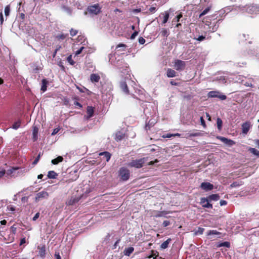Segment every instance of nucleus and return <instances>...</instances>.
<instances>
[{
    "label": "nucleus",
    "instance_id": "f257e3e1",
    "mask_svg": "<svg viewBox=\"0 0 259 259\" xmlns=\"http://www.w3.org/2000/svg\"><path fill=\"white\" fill-rule=\"evenodd\" d=\"M239 9L242 11H246L248 13L255 14L259 12V6L257 5H247L245 6H239Z\"/></svg>",
    "mask_w": 259,
    "mask_h": 259
},
{
    "label": "nucleus",
    "instance_id": "f03ea898",
    "mask_svg": "<svg viewBox=\"0 0 259 259\" xmlns=\"http://www.w3.org/2000/svg\"><path fill=\"white\" fill-rule=\"evenodd\" d=\"M130 176V173L128 169L124 167L120 168L119 170V177L122 181H127L129 179Z\"/></svg>",
    "mask_w": 259,
    "mask_h": 259
},
{
    "label": "nucleus",
    "instance_id": "7ed1b4c3",
    "mask_svg": "<svg viewBox=\"0 0 259 259\" xmlns=\"http://www.w3.org/2000/svg\"><path fill=\"white\" fill-rule=\"evenodd\" d=\"M145 158L134 160L128 163V165L131 167H134L138 168H141L143 166L144 163L145 162Z\"/></svg>",
    "mask_w": 259,
    "mask_h": 259
},
{
    "label": "nucleus",
    "instance_id": "20e7f679",
    "mask_svg": "<svg viewBox=\"0 0 259 259\" xmlns=\"http://www.w3.org/2000/svg\"><path fill=\"white\" fill-rule=\"evenodd\" d=\"M101 8L98 4L90 6L87 8V10L89 13L94 15H98L101 12Z\"/></svg>",
    "mask_w": 259,
    "mask_h": 259
},
{
    "label": "nucleus",
    "instance_id": "39448f33",
    "mask_svg": "<svg viewBox=\"0 0 259 259\" xmlns=\"http://www.w3.org/2000/svg\"><path fill=\"white\" fill-rule=\"evenodd\" d=\"M208 98H218L221 100H225L227 97L226 95L222 94L221 92L217 91H210L207 94Z\"/></svg>",
    "mask_w": 259,
    "mask_h": 259
},
{
    "label": "nucleus",
    "instance_id": "423d86ee",
    "mask_svg": "<svg viewBox=\"0 0 259 259\" xmlns=\"http://www.w3.org/2000/svg\"><path fill=\"white\" fill-rule=\"evenodd\" d=\"M49 194L46 191H42L37 193L35 197V201L38 202L43 199H47L48 198Z\"/></svg>",
    "mask_w": 259,
    "mask_h": 259
},
{
    "label": "nucleus",
    "instance_id": "0eeeda50",
    "mask_svg": "<svg viewBox=\"0 0 259 259\" xmlns=\"http://www.w3.org/2000/svg\"><path fill=\"white\" fill-rule=\"evenodd\" d=\"M185 65V62L180 60H176L174 63V67L178 71L183 70Z\"/></svg>",
    "mask_w": 259,
    "mask_h": 259
},
{
    "label": "nucleus",
    "instance_id": "6e6552de",
    "mask_svg": "<svg viewBox=\"0 0 259 259\" xmlns=\"http://www.w3.org/2000/svg\"><path fill=\"white\" fill-rule=\"evenodd\" d=\"M19 169L18 167H13L11 168L8 169L6 171V174L10 177H17L19 171H17Z\"/></svg>",
    "mask_w": 259,
    "mask_h": 259
},
{
    "label": "nucleus",
    "instance_id": "1a4fd4ad",
    "mask_svg": "<svg viewBox=\"0 0 259 259\" xmlns=\"http://www.w3.org/2000/svg\"><path fill=\"white\" fill-rule=\"evenodd\" d=\"M242 133L246 135L251 127V123L250 121H246L243 123L241 125Z\"/></svg>",
    "mask_w": 259,
    "mask_h": 259
},
{
    "label": "nucleus",
    "instance_id": "9d476101",
    "mask_svg": "<svg viewBox=\"0 0 259 259\" xmlns=\"http://www.w3.org/2000/svg\"><path fill=\"white\" fill-rule=\"evenodd\" d=\"M200 188L205 191H208L211 190L213 188V186L210 183L203 182L201 184Z\"/></svg>",
    "mask_w": 259,
    "mask_h": 259
},
{
    "label": "nucleus",
    "instance_id": "9b49d317",
    "mask_svg": "<svg viewBox=\"0 0 259 259\" xmlns=\"http://www.w3.org/2000/svg\"><path fill=\"white\" fill-rule=\"evenodd\" d=\"M209 200L208 198H202L200 200V203L203 207L212 208V205L209 203Z\"/></svg>",
    "mask_w": 259,
    "mask_h": 259
},
{
    "label": "nucleus",
    "instance_id": "f8f14e48",
    "mask_svg": "<svg viewBox=\"0 0 259 259\" xmlns=\"http://www.w3.org/2000/svg\"><path fill=\"white\" fill-rule=\"evenodd\" d=\"M218 139L220 140L222 142L226 144V145L231 146L235 144V142L233 140L228 139L225 137H218L217 138Z\"/></svg>",
    "mask_w": 259,
    "mask_h": 259
},
{
    "label": "nucleus",
    "instance_id": "ddd939ff",
    "mask_svg": "<svg viewBox=\"0 0 259 259\" xmlns=\"http://www.w3.org/2000/svg\"><path fill=\"white\" fill-rule=\"evenodd\" d=\"M80 197H76V196H73L70 198L69 200L67 201L66 202L67 205H73L75 204H76L77 202H78V201L80 200Z\"/></svg>",
    "mask_w": 259,
    "mask_h": 259
},
{
    "label": "nucleus",
    "instance_id": "4468645a",
    "mask_svg": "<svg viewBox=\"0 0 259 259\" xmlns=\"http://www.w3.org/2000/svg\"><path fill=\"white\" fill-rule=\"evenodd\" d=\"M100 79V76L96 73H92L90 76V80L93 83L98 82Z\"/></svg>",
    "mask_w": 259,
    "mask_h": 259
},
{
    "label": "nucleus",
    "instance_id": "2eb2a0df",
    "mask_svg": "<svg viewBox=\"0 0 259 259\" xmlns=\"http://www.w3.org/2000/svg\"><path fill=\"white\" fill-rule=\"evenodd\" d=\"M120 87L122 91L126 94H129V91L127 88V85L125 81H121L120 83Z\"/></svg>",
    "mask_w": 259,
    "mask_h": 259
},
{
    "label": "nucleus",
    "instance_id": "dca6fc26",
    "mask_svg": "<svg viewBox=\"0 0 259 259\" xmlns=\"http://www.w3.org/2000/svg\"><path fill=\"white\" fill-rule=\"evenodd\" d=\"M87 113V119H89V118H91V117H92L93 116L94 113V108L92 106H88Z\"/></svg>",
    "mask_w": 259,
    "mask_h": 259
},
{
    "label": "nucleus",
    "instance_id": "f3484780",
    "mask_svg": "<svg viewBox=\"0 0 259 259\" xmlns=\"http://www.w3.org/2000/svg\"><path fill=\"white\" fill-rule=\"evenodd\" d=\"M38 249H39L38 251V255H39L41 258H44L46 255V248L45 246H38Z\"/></svg>",
    "mask_w": 259,
    "mask_h": 259
},
{
    "label": "nucleus",
    "instance_id": "a211bd4d",
    "mask_svg": "<svg viewBox=\"0 0 259 259\" xmlns=\"http://www.w3.org/2000/svg\"><path fill=\"white\" fill-rule=\"evenodd\" d=\"M99 155L100 156H104L107 162L109 161L111 156V154L109 152L107 151L100 152Z\"/></svg>",
    "mask_w": 259,
    "mask_h": 259
},
{
    "label": "nucleus",
    "instance_id": "6ab92c4d",
    "mask_svg": "<svg viewBox=\"0 0 259 259\" xmlns=\"http://www.w3.org/2000/svg\"><path fill=\"white\" fill-rule=\"evenodd\" d=\"M134 250V248L133 247H130L126 248L124 250V254L126 256H130Z\"/></svg>",
    "mask_w": 259,
    "mask_h": 259
},
{
    "label": "nucleus",
    "instance_id": "aec40b11",
    "mask_svg": "<svg viewBox=\"0 0 259 259\" xmlns=\"http://www.w3.org/2000/svg\"><path fill=\"white\" fill-rule=\"evenodd\" d=\"M176 75V72L171 69L168 68L167 70V76L168 77H174Z\"/></svg>",
    "mask_w": 259,
    "mask_h": 259
},
{
    "label": "nucleus",
    "instance_id": "412c9836",
    "mask_svg": "<svg viewBox=\"0 0 259 259\" xmlns=\"http://www.w3.org/2000/svg\"><path fill=\"white\" fill-rule=\"evenodd\" d=\"M48 83V81L46 79H43L41 81V90L44 92L47 90V84Z\"/></svg>",
    "mask_w": 259,
    "mask_h": 259
},
{
    "label": "nucleus",
    "instance_id": "4be33fe9",
    "mask_svg": "<svg viewBox=\"0 0 259 259\" xmlns=\"http://www.w3.org/2000/svg\"><path fill=\"white\" fill-rule=\"evenodd\" d=\"M124 137V134L121 132L116 133L115 139L116 141H118L122 140Z\"/></svg>",
    "mask_w": 259,
    "mask_h": 259
},
{
    "label": "nucleus",
    "instance_id": "5701e85b",
    "mask_svg": "<svg viewBox=\"0 0 259 259\" xmlns=\"http://www.w3.org/2000/svg\"><path fill=\"white\" fill-rule=\"evenodd\" d=\"M63 160V158L62 156H58L56 158L52 160V163L54 165L58 164L59 162H62Z\"/></svg>",
    "mask_w": 259,
    "mask_h": 259
},
{
    "label": "nucleus",
    "instance_id": "b1692460",
    "mask_svg": "<svg viewBox=\"0 0 259 259\" xmlns=\"http://www.w3.org/2000/svg\"><path fill=\"white\" fill-rule=\"evenodd\" d=\"M220 196L218 194L210 195L208 196V199L210 201H217L220 199Z\"/></svg>",
    "mask_w": 259,
    "mask_h": 259
},
{
    "label": "nucleus",
    "instance_id": "393cba45",
    "mask_svg": "<svg viewBox=\"0 0 259 259\" xmlns=\"http://www.w3.org/2000/svg\"><path fill=\"white\" fill-rule=\"evenodd\" d=\"M38 130L36 126H34L33 128V139L34 141H36L37 139Z\"/></svg>",
    "mask_w": 259,
    "mask_h": 259
},
{
    "label": "nucleus",
    "instance_id": "a878e982",
    "mask_svg": "<svg viewBox=\"0 0 259 259\" xmlns=\"http://www.w3.org/2000/svg\"><path fill=\"white\" fill-rule=\"evenodd\" d=\"M171 239L170 238L167 239L166 241L163 242L160 245V247L162 249H165L168 247V244L169 243Z\"/></svg>",
    "mask_w": 259,
    "mask_h": 259
},
{
    "label": "nucleus",
    "instance_id": "bb28decb",
    "mask_svg": "<svg viewBox=\"0 0 259 259\" xmlns=\"http://www.w3.org/2000/svg\"><path fill=\"white\" fill-rule=\"evenodd\" d=\"M57 176V174L54 171H49L48 174V177L49 179H55Z\"/></svg>",
    "mask_w": 259,
    "mask_h": 259
},
{
    "label": "nucleus",
    "instance_id": "cd10ccee",
    "mask_svg": "<svg viewBox=\"0 0 259 259\" xmlns=\"http://www.w3.org/2000/svg\"><path fill=\"white\" fill-rule=\"evenodd\" d=\"M219 27V24H218V22H217L215 24H214L212 27H209V31L213 32L217 31Z\"/></svg>",
    "mask_w": 259,
    "mask_h": 259
},
{
    "label": "nucleus",
    "instance_id": "c85d7f7f",
    "mask_svg": "<svg viewBox=\"0 0 259 259\" xmlns=\"http://www.w3.org/2000/svg\"><path fill=\"white\" fill-rule=\"evenodd\" d=\"M162 15H164L162 24H165L167 22L168 20L169 16V13L167 12H165L164 14H162Z\"/></svg>",
    "mask_w": 259,
    "mask_h": 259
},
{
    "label": "nucleus",
    "instance_id": "c756f323",
    "mask_svg": "<svg viewBox=\"0 0 259 259\" xmlns=\"http://www.w3.org/2000/svg\"><path fill=\"white\" fill-rule=\"evenodd\" d=\"M182 17V14H180L176 16L172 20V23L173 24H175L176 22H178L180 21V19Z\"/></svg>",
    "mask_w": 259,
    "mask_h": 259
},
{
    "label": "nucleus",
    "instance_id": "7c9ffc66",
    "mask_svg": "<svg viewBox=\"0 0 259 259\" xmlns=\"http://www.w3.org/2000/svg\"><path fill=\"white\" fill-rule=\"evenodd\" d=\"M200 135V133H187L185 137L187 138H189L191 137H197Z\"/></svg>",
    "mask_w": 259,
    "mask_h": 259
},
{
    "label": "nucleus",
    "instance_id": "2f4dec72",
    "mask_svg": "<svg viewBox=\"0 0 259 259\" xmlns=\"http://www.w3.org/2000/svg\"><path fill=\"white\" fill-rule=\"evenodd\" d=\"M217 124L218 128L219 130H221L222 129V124H223L222 120L221 118H217Z\"/></svg>",
    "mask_w": 259,
    "mask_h": 259
},
{
    "label": "nucleus",
    "instance_id": "473e14b6",
    "mask_svg": "<svg viewBox=\"0 0 259 259\" xmlns=\"http://www.w3.org/2000/svg\"><path fill=\"white\" fill-rule=\"evenodd\" d=\"M249 151L254 155L259 156V151L254 148H250Z\"/></svg>",
    "mask_w": 259,
    "mask_h": 259
},
{
    "label": "nucleus",
    "instance_id": "72a5a7b5",
    "mask_svg": "<svg viewBox=\"0 0 259 259\" xmlns=\"http://www.w3.org/2000/svg\"><path fill=\"white\" fill-rule=\"evenodd\" d=\"M20 125H21V121L18 120L14 123V124L12 125V128L15 130H17L20 126Z\"/></svg>",
    "mask_w": 259,
    "mask_h": 259
},
{
    "label": "nucleus",
    "instance_id": "f704fd0d",
    "mask_svg": "<svg viewBox=\"0 0 259 259\" xmlns=\"http://www.w3.org/2000/svg\"><path fill=\"white\" fill-rule=\"evenodd\" d=\"M220 234H221V233L217 231V230H210L207 233V235L208 236L211 235H220Z\"/></svg>",
    "mask_w": 259,
    "mask_h": 259
},
{
    "label": "nucleus",
    "instance_id": "c9c22d12",
    "mask_svg": "<svg viewBox=\"0 0 259 259\" xmlns=\"http://www.w3.org/2000/svg\"><path fill=\"white\" fill-rule=\"evenodd\" d=\"M219 247H221V246H225V247H226L227 248H229L230 246V242H227V241H225V242H222L219 245H218Z\"/></svg>",
    "mask_w": 259,
    "mask_h": 259
},
{
    "label": "nucleus",
    "instance_id": "e433bc0d",
    "mask_svg": "<svg viewBox=\"0 0 259 259\" xmlns=\"http://www.w3.org/2000/svg\"><path fill=\"white\" fill-rule=\"evenodd\" d=\"M210 7H207V8H206L205 10H204L199 15V18H201L202 16L206 15V14H207L209 11H210Z\"/></svg>",
    "mask_w": 259,
    "mask_h": 259
},
{
    "label": "nucleus",
    "instance_id": "4c0bfd02",
    "mask_svg": "<svg viewBox=\"0 0 259 259\" xmlns=\"http://www.w3.org/2000/svg\"><path fill=\"white\" fill-rule=\"evenodd\" d=\"M62 9L64 11L66 12L68 14H69L70 15H71L72 11L69 7H67L66 6H63L62 7Z\"/></svg>",
    "mask_w": 259,
    "mask_h": 259
},
{
    "label": "nucleus",
    "instance_id": "58836bf2",
    "mask_svg": "<svg viewBox=\"0 0 259 259\" xmlns=\"http://www.w3.org/2000/svg\"><path fill=\"white\" fill-rule=\"evenodd\" d=\"M10 12V7L9 5L7 6L5 8V14L6 16H8Z\"/></svg>",
    "mask_w": 259,
    "mask_h": 259
},
{
    "label": "nucleus",
    "instance_id": "ea45409f",
    "mask_svg": "<svg viewBox=\"0 0 259 259\" xmlns=\"http://www.w3.org/2000/svg\"><path fill=\"white\" fill-rule=\"evenodd\" d=\"M160 33L163 36H164V37H167V36L168 35V32L167 29H166L165 28H163L162 29Z\"/></svg>",
    "mask_w": 259,
    "mask_h": 259
},
{
    "label": "nucleus",
    "instance_id": "a19ab883",
    "mask_svg": "<svg viewBox=\"0 0 259 259\" xmlns=\"http://www.w3.org/2000/svg\"><path fill=\"white\" fill-rule=\"evenodd\" d=\"M204 228H200V227H199L198 228V230L196 231V232L195 233V234L196 235H198V234H202L203 232H204Z\"/></svg>",
    "mask_w": 259,
    "mask_h": 259
},
{
    "label": "nucleus",
    "instance_id": "79ce46f5",
    "mask_svg": "<svg viewBox=\"0 0 259 259\" xmlns=\"http://www.w3.org/2000/svg\"><path fill=\"white\" fill-rule=\"evenodd\" d=\"M67 61L72 65H73L75 62L72 59V56L70 55L67 57Z\"/></svg>",
    "mask_w": 259,
    "mask_h": 259
},
{
    "label": "nucleus",
    "instance_id": "37998d69",
    "mask_svg": "<svg viewBox=\"0 0 259 259\" xmlns=\"http://www.w3.org/2000/svg\"><path fill=\"white\" fill-rule=\"evenodd\" d=\"M77 32H78V31L77 30H75L72 28L70 30V33L72 36H74L76 35L77 34Z\"/></svg>",
    "mask_w": 259,
    "mask_h": 259
},
{
    "label": "nucleus",
    "instance_id": "c03bdc74",
    "mask_svg": "<svg viewBox=\"0 0 259 259\" xmlns=\"http://www.w3.org/2000/svg\"><path fill=\"white\" fill-rule=\"evenodd\" d=\"M67 34H62L61 35H58L56 36V37L58 39H64L66 38V37L67 36Z\"/></svg>",
    "mask_w": 259,
    "mask_h": 259
},
{
    "label": "nucleus",
    "instance_id": "a18cd8bd",
    "mask_svg": "<svg viewBox=\"0 0 259 259\" xmlns=\"http://www.w3.org/2000/svg\"><path fill=\"white\" fill-rule=\"evenodd\" d=\"M40 153H39L38 156H37V157L35 158V159L34 160V161L32 162V164L33 165H35L37 163L38 161H39V159H40Z\"/></svg>",
    "mask_w": 259,
    "mask_h": 259
},
{
    "label": "nucleus",
    "instance_id": "49530a36",
    "mask_svg": "<svg viewBox=\"0 0 259 259\" xmlns=\"http://www.w3.org/2000/svg\"><path fill=\"white\" fill-rule=\"evenodd\" d=\"M138 41L141 45H143L145 42V39L142 37H140L138 39Z\"/></svg>",
    "mask_w": 259,
    "mask_h": 259
},
{
    "label": "nucleus",
    "instance_id": "de8ad7c7",
    "mask_svg": "<svg viewBox=\"0 0 259 259\" xmlns=\"http://www.w3.org/2000/svg\"><path fill=\"white\" fill-rule=\"evenodd\" d=\"M156 8L155 7H151L149 8V11L151 13H154L156 11Z\"/></svg>",
    "mask_w": 259,
    "mask_h": 259
},
{
    "label": "nucleus",
    "instance_id": "09e8293b",
    "mask_svg": "<svg viewBox=\"0 0 259 259\" xmlns=\"http://www.w3.org/2000/svg\"><path fill=\"white\" fill-rule=\"evenodd\" d=\"M59 131H60V128H59V127L55 128V129H54L53 132L52 133V136L55 135L59 132Z\"/></svg>",
    "mask_w": 259,
    "mask_h": 259
},
{
    "label": "nucleus",
    "instance_id": "8fccbe9b",
    "mask_svg": "<svg viewBox=\"0 0 259 259\" xmlns=\"http://www.w3.org/2000/svg\"><path fill=\"white\" fill-rule=\"evenodd\" d=\"M84 49L83 47H81L79 49L75 52V55H79Z\"/></svg>",
    "mask_w": 259,
    "mask_h": 259
},
{
    "label": "nucleus",
    "instance_id": "3c124183",
    "mask_svg": "<svg viewBox=\"0 0 259 259\" xmlns=\"http://www.w3.org/2000/svg\"><path fill=\"white\" fill-rule=\"evenodd\" d=\"M138 34V31H135L131 36V39H134Z\"/></svg>",
    "mask_w": 259,
    "mask_h": 259
},
{
    "label": "nucleus",
    "instance_id": "603ef678",
    "mask_svg": "<svg viewBox=\"0 0 259 259\" xmlns=\"http://www.w3.org/2000/svg\"><path fill=\"white\" fill-rule=\"evenodd\" d=\"M39 217V213L37 212L32 218L33 221H36Z\"/></svg>",
    "mask_w": 259,
    "mask_h": 259
},
{
    "label": "nucleus",
    "instance_id": "864d4df0",
    "mask_svg": "<svg viewBox=\"0 0 259 259\" xmlns=\"http://www.w3.org/2000/svg\"><path fill=\"white\" fill-rule=\"evenodd\" d=\"M0 21H1V24L2 25L4 22V17L3 15V13L1 11L0 12Z\"/></svg>",
    "mask_w": 259,
    "mask_h": 259
},
{
    "label": "nucleus",
    "instance_id": "5fc2aeb1",
    "mask_svg": "<svg viewBox=\"0 0 259 259\" xmlns=\"http://www.w3.org/2000/svg\"><path fill=\"white\" fill-rule=\"evenodd\" d=\"M170 224V222L169 221H167V220H165L163 222V226L164 227H167Z\"/></svg>",
    "mask_w": 259,
    "mask_h": 259
},
{
    "label": "nucleus",
    "instance_id": "6e6d98bb",
    "mask_svg": "<svg viewBox=\"0 0 259 259\" xmlns=\"http://www.w3.org/2000/svg\"><path fill=\"white\" fill-rule=\"evenodd\" d=\"M205 38V37L203 35L199 36L196 39L197 40L199 41H201L203 40Z\"/></svg>",
    "mask_w": 259,
    "mask_h": 259
},
{
    "label": "nucleus",
    "instance_id": "4d7b16f0",
    "mask_svg": "<svg viewBox=\"0 0 259 259\" xmlns=\"http://www.w3.org/2000/svg\"><path fill=\"white\" fill-rule=\"evenodd\" d=\"M220 204L221 206L226 205L227 204V202L226 200H221Z\"/></svg>",
    "mask_w": 259,
    "mask_h": 259
},
{
    "label": "nucleus",
    "instance_id": "13d9d810",
    "mask_svg": "<svg viewBox=\"0 0 259 259\" xmlns=\"http://www.w3.org/2000/svg\"><path fill=\"white\" fill-rule=\"evenodd\" d=\"M239 186V185L237 182H234L231 185V187H237Z\"/></svg>",
    "mask_w": 259,
    "mask_h": 259
},
{
    "label": "nucleus",
    "instance_id": "bf43d9fd",
    "mask_svg": "<svg viewBox=\"0 0 259 259\" xmlns=\"http://www.w3.org/2000/svg\"><path fill=\"white\" fill-rule=\"evenodd\" d=\"M55 256L56 257V259H61V257L60 255L59 252H55Z\"/></svg>",
    "mask_w": 259,
    "mask_h": 259
},
{
    "label": "nucleus",
    "instance_id": "052dcab7",
    "mask_svg": "<svg viewBox=\"0 0 259 259\" xmlns=\"http://www.w3.org/2000/svg\"><path fill=\"white\" fill-rule=\"evenodd\" d=\"M220 81L221 82H226V78L224 76H221L220 77Z\"/></svg>",
    "mask_w": 259,
    "mask_h": 259
},
{
    "label": "nucleus",
    "instance_id": "680f3d73",
    "mask_svg": "<svg viewBox=\"0 0 259 259\" xmlns=\"http://www.w3.org/2000/svg\"><path fill=\"white\" fill-rule=\"evenodd\" d=\"M25 242H26V240H25V238L21 239L20 240V245H21L23 244L24 243H25Z\"/></svg>",
    "mask_w": 259,
    "mask_h": 259
},
{
    "label": "nucleus",
    "instance_id": "e2e57ef3",
    "mask_svg": "<svg viewBox=\"0 0 259 259\" xmlns=\"http://www.w3.org/2000/svg\"><path fill=\"white\" fill-rule=\"evenodd\" d=\"M6 173V171L5 170H0V178H2Z\"/></svg>",
    "mask_w": 259,
    "mask_h": 259
},
{
    "label": "nucleus",
    "instance_id": "0e129e2a",
    "mask_svg": "<svg viewBox=\"0 0 259 259\" xmlns=\"http://www.w3.org/2000/svg\"><path fill=\"white\" fill-rule=\"evenodd\" d=\"M200 121L202 125H205V121L203 118V117H200Z\"/></svg>",
    "mask_w": 259,
    "mask_h": 259
},
{
    "label": "nucleus",
    "instance_id": "69168bd1",
    "mask_svg": "<svg viewBox=\"0 0 259 259\" xmlns=\"http://www.w3.org/2000/svg\"><path fill=\"white\" fill-rule=\"evenodd\" d=\"M22 201L23 202H27L28 201L27 197H23L21 199Z\"/></svg>",
    "mask_w": 259,
    "mask_h": 259
},
{
    "label": "nucleus",
    "instance_id": "338daca9",
    "mask_svg": "<svg viewBox=\"0 0 259 259\" xmlns=\"http://www.w3.org/2000/svg\"><path fill=\"white\" fill-rule=\"evenodd\" d=\"M8 208L9 209V210L10 211H14L15 210V207H13V206L8 207Z\"/></svg>",
    "mask_w": 259,
    "mask_h": 259
},
{
    "label": "nucleus",
    "instance_id": "774afa93",
    "mask_svg": "<svg viewBox=\"0 0 259 259\" xmlns=\"http://www.w3.org/2000/svg\"><path fill=\"white\" fill-rule=\"evenodd\" d=\"M0 223L2 225H5L7 223V221L6 220H4L1 221L0 222Z\"/></svg>",
    "mask_w": 259,
    "mask_h": 259
}]
</instances>
